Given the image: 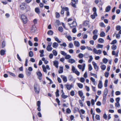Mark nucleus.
Listing matches in <instances>:
<instances>
[{
    "mask_svg": "<svg viewBox=\"0 0 121 121\" xmlns=\"http://www.w3.org/2000/svg\"><path fill=\"white\" fill-rule=\"evenodd\" d=\"M78 93L80 97H81L83 95V93L82 91H78Z\"/></svg>",
    "mask_w": 121,
    "mask_h": 121,
    "instance_id": "2f4dec72",
    "label": "nucleus"
},
{
    "mask_svg": "<svg viewBox=\"0 0 121 121\" xmlns=\"http://www.w3.org/2000/svg\"><path fill=\"white\" fill-rule=\"evenodd\" d=\"M61 77L62 78L63 81L65 82H67V77L66 76L63 75H61Z\"/></svg>",
    "mask_w": 121,
    "mask_h": 121,
    "instance_id": "9b49d317",
    "label": "nucleus"
},
{
    "mask_svg": "<svg viewBox=\"0 0 121 121\" xmlns=\"http://www.w3.org/2000/svg\"><path fill=\"white\" fill-rule=\"evenodd\" d=\"M108 90L107 89V88H105L104 91L103 95L107 96L108 94Z\"/></svg>",
    "mask_w": 121,
    "mask_h": 121,
    "instance_id": "5701e85b",
    "label": "nucleus"
},
{
    "mask_svg": "<svg viewBox=\"0 0 121 121\" xmlns=\"http://www.w3.org/2000/svg\"><path fill=\"white\" fill-rule=\"evenodd\" d=\"M77 85L78 87L80 88H82L83 87V85L80 83H77Z\"/></svg>",
    "mask_w": 121,
    "mask_h": 121,
    "instance_id": "c9c22d12",
    "label": "nucleus"
},
{
    "mask_svg": "<svg viewBox=\"0 0 121 121\" xmlns=\"http://www.w3.org/2000/svg\"><path fill=\"white\" fill-rule=\"evenodd\" d=\"M73 43L74 46L77 47H78L80 46V44L79 42L77 41H74Z\"/></svg>",
    "mask_w": 121,
    "mask_h": 121,
    "instance_id": "0eeeda50",
    "label": "nucleus"
},
{
    "mask_svg": "<svg viewBox=\"0 0 121 121\" xmlns=\"http://www.w3.org/2000/svg\"><path fill=\"white\" fill-rule=\"evenodd\" d=\"M95 118L98 120H100V117L99 115H96L95 117Z\"/></svg>",
    "mask_w": 121,
    "mask_h": 121,
    "instance_id": "bf43d9fd",
    "label": "nucleus"
},
{
    "mask_svg": "<svg viewBox=\"0 0 121 121\" xmlns=\"http://www.w3.org/2000/svg\"><path fill=\"white\" fill-rule=\"evenodd\" d=\"M52 52L54 55L55 56H56L57 55V52L55 50H53L52 51Z\"/></svg>",
    "mask_w": 121,
    "mask_h": 121,
    "instance_id": "37998d69",
    "label": "nucleus"
},
{
    "mask_svg": "<svg viewBox=\"0 0 121 121\" xmlns=\"http://www.w3.org/2000/svg\"><path fill=\"white\" fill-rule=\"evenodd\" d=\"M97 13H94L93 14L91 15V17L92 19H94L97 16Z\"/></svg>",
    "mask_w": 121,
    "mask_h": 121,
    "instance_id": "2eb2a0df",
    "label": "nucleus"
},
{
    "mask_svg": "<svg viewBox=\"0 0 121 121\" xmlns=\"http://www.w3.org/2000/svg\"><path fill=\"white\" fill-rule=\"evenodd\" d=\"M58 62L57 61L55 60L53 61L54 65L57 68L58 67Z\"/></svg>",
    "mask_w": 121,
    "mask_h": 121,
    "instance_id": "4468645a",
    "label": "nucleus"
},
{
    "mask_svg": "<svg viewBox=\"0 0 121 121\" xmlns=\"http://www.w3.org/2000/svg\"><path fill=\"white\" fill-rule=\"evenodd\" d=\"M66 112L67 113L69 114L71 112V110L69 108H68L66 109Z\"/></svg>",
    "mask_w": 121,
    "mask_h": 121,
    "instance_id": "603ef678",
    "label": "nucleus"
},
{
    "mask_svg": "<svg viewBox=\"0 0 121 121\" xmlns=\"http://www.w3.org/2000/svg\"><path fill=\"white\" fill-rule=\"evenodd\" d=\"M55 40L59 43H60L61 42V41L59 40V39L57 37L56 38H55Z\"/></svg>",
    "mask_w": 121,
    "mask_h": 121,
    "instance_id": "774afa93",
    "label": "nucleus"
},
{
    "mask_svg": "<svg viewBox=\"0 0 121 121\" xmlns=\"http://www.w3.org/2000/svg\"><path fill=\"white\" fill-rule=\"evenodd\" d=\"M111 7L110 6H107L105 9V11L106 12H109L110 10Z\"/></svg>",
    "mask_w": 121,
    "mask_h": 121,
    "instance_id": "a211bd4d",
    "label": "nucleus"
},
{
    "mask_svg": "<svg viewBox=\"0 0 121 121\" xmlns=\"http://www.w3.org/2000/svg\"><path fill=\"white\" fill-rule=\"evenodd\" d=\"M36 73L37 75L38 76V78L39 80L41 79V77L42 76V74L39 71H38L36 72Z\"/></svg>",
    "mask_w": 121,
    "mask_h": 121,
    "instance_id": "1a4fd4ad",
    "label": "nucleus"
},
{
    "mask_svg": "<svg viewBox=\"0 0 121 121\" xmlns=\"http://www.w3.org/2000/svg\"><path fill=\"white\" fill-rule=\"evenodd\" d=\"M98 32V30L96 29L93 31L92 33L93 35H95L97 34Z\"/></svg>",
    "mask_w": 121,
    "mask_h": 121,
    "instance_id": "49530a36",
    "label": "nucleus"
},
{
    "mask_svg": "<svg viewBox=\"0 0 121 121\" xmlns=\"http://www.w3.org/2000/svg\"><path fill=\"white\" fill-rule=\"evenodd\" d=\"M121 29V27L119 25H117L116 27V30L118 31L120 30Z\"/></svg>",
    "mask_w": 121,
    "mask_h": 121,
    "instance_id": "c85d7f7f",
    "label": "nucleus"
},
{
    "mask_svg": "<svg viewBox=\"0 0 121 121\" xmlns=\"http://www.w3.org/2000/svg\"><path fill=\"white\" fill-rule=\"evenodd\" d=\"M61 97L63 99H65L67 98L68 96L67 95H64V93L63 92V93H62L61 95Z\"/></svg>",
    "mask_w": 121,
    "mask_h": 121,
    "instance_id": "bb28decb",
    "label": "nucleus"
},
{
    "mask_svg": "<svg viewBox=\"0 0 121 121\" xmlns=\"http://www.w3.org/2000/svg\"><path fill=\"white\" fill-rule=\"evenodd\" d=\"M35 11L37 13L39 14L40 13V11L39 9L38 8H36L35 9Z\"/></svg>",
    "mask_w": 121,
    "mask_h": 121,
    "instance_id": "4c0bfd02",
    "label": "nucleus"
},
{
    "mask_svg": "<svg viewBox=\"0 0 121 121\" xmlns=\"http://www.w3.org/2000/svg\"><path fill=\"white\" fill-rule=\"evenodd\" d=\"M58 44L56 42H54L52 45L53 47L54 48H56L58 47Z\"/></svg>",
    "mask_w": 121,
    "mask_h": 121,
    "instance_id": "f3484780",
    "label": "nucleus"
},
{
    "mask_svg": "<svg viewBox=\"0 0 121 121\" xmlns=\"http://www.w3.org/2000/svg\"><path fill=\"white\" fill-rule=\"evenodd\" d=\"M103 45H101L99 44H98L96 46V47L97 48H103Z\"/></svg>",
    "mask_w": 121,
    "mask_h": 121,
    "instance_id": "cd10ccee",
    "label": "nucleus"
},
{
    "mask_svg": "<svg viewBox=\"0 0 121 121\" xmlns=\"http://www.w3.org/2000/svg\"><path fill=\"white\" fill-rule=\"evenodd\" d=\"M5 52V51L3 50H1L0 51V54L2 56L4 55Z\"/></svg>",
    "mask_w": 121,
    "mask_h": 121,
    "instance_id": "393cba45",
    "label": "nucleus"
},
{
    "mask_svg": "<svg viewBox=\"0 0 121 121\" xmlns=\"http://www.w3.org/2000/svg\"><path fill=\"white\" fill-rule=\"evenodd\" d=\"M68 47L70 48H72L73 47V45L72 43H70L68 45Z\"/></svg>",
    "mask_w": 121,
    "mask_h": 121,
    "instance_id": "b1692460",
    "label": "nucleus"
},
{
    "mask_svg": "<svg viewBox=\"0 0 121 121\" xmlns=\"http://www.w3.org/2000/svg\"><path fill=\"white\" fill-rule=\"evenodd\" d=\"M105 33L104 31H102L101 32L100 35V37H103L105 36Z\"/></svg>",
    "mask_w": 121,
    "mask_h": 121,
    "instance_id": "a878e982",
    "label": "nucleus"
},
{
    "mask_svg": "<svg viewBox=\"0 0 121 121\" xmlns=\"http://www.w3.org/2000/svg\"><path fill=\"white\" fill-rule=\"evenodd\" d=\"M117 48V47L115 44H113L111 47L112 49L113 50H116Z\"/></svg>",
    "mask_w": 121,
    "mask_h": 121,
    "instance_id": "473e14b6",
    "label": "nucleus"
},
{
    "mask_svg": "<svg viewBox=\"0 0 121 121\" xmlns=\"http://www.w3.org/2000/svg\"><path fill=\"white\" fill-rule=\"evenodd\" d=\"M104 41V39L102 38H100L98 40V42L100 43H103Z\"/></svg>",
    "mask_w": 121,
    "mask_h": 121,
    "instance_id": "7c9ffc66",
    "label": "nucleus"
},
{
    "mask_svg": "<svg viewBox=\"0 0 121 121\" xmlns=\"http://www.w3.org/2000/svg\"><path fill=\"white\" fill-rule=\"evenodd\" d=\"M102 60L104 63V64L106 63L108 61V60L106 58H103Z\"/></svg>",
    "mask_w": 121,
    "mask_h": 121,
    "instance_id": "e433bc0d",
    "label": "nucleus"
},
{
    "mask_svg": "<svg viewBox=\"0 0 121 121\" xmlns=\"http://www.w3.org/2000/svg\"><path fill=\"white\" fill-rule=\"evenodd\" d=\"M26 73L27 75L29 76L31 74V73L30 72L27 71H26Z\"/></svg>",
    "mask_w": 121,
    "mask_h": 121,
    "instance_id": "680f3d73",
    "label": "nucleus"
},
{
    "mask_svg": "<svg viewBox=\"0 0 121 121\" xmlns=\"http://www.w3.org/2000/svg\"><path fill=\"white\" fill-rule=\"evenodd\" d=\"M61 54L63 56H65L67 54L64 51H61L60 52Z\"/></svg>",
    "mask_w": 121,
    "mask_h": 121,
    "instance_id": "a18cd8bd",
    "label": "nucleus"
},
{
    "mask_svg": "<svg viewBox=\"0 0 121 121\" xmlns=\"http://www.w3.org/2000/svg\"><path fill=\"white\" fill-rule=\"evenodd\" d=\"M117 41L116 40H113L111 43V44H115L117 43Z\"/></svg>",
    "mask_w": 121,
    "mask_h": 121,
    "instance_id": "5fc2aeb1",
    "label": "nucleus"
},
{
    "mask_svg": "<svg viewBox=\"0 0 121 121\" xmlns=\"http://www.w3.org/2000/svg\"><path fill=\"white\" fill-rule=\"evenodd\" d=\"M108 80L107 79H106L105 80V83L104 84V86L105 87H107V86L108 83Z\"/></svg>",
    "mask_w": 121,
    "mask_h": 121,
    "instance_id": "ea45409f",
    "label": "nucleus"
},
{
    "mask_svg": "<svg viewBox=\"0 0 121 121\" xmlns=\"http://www.w3.org/2000/svg\"><path fill=\"white\" fill-rule=\"evenodd\" d=\"M79 103L80 106L82 107L83 106L82 102L81 100H80L79 101Z\"/></svg>",
    "mask_w": 121,
    "mask_h": 121,
    "instance_id": "0e129e2a",
    "label": "nucleus"
},
{
    "mask_svg": "<svg viewBox=\"0 0 121 121\" xmlns=\"http://www.w3.org/2000/svg\"><path fill=\"white\" fill-rule=\"evenodd\" d=\"M85 67V63L83 64H82V67L81 69H82V71L83 72L84 70Z\"/></svg>",
    "mask_w": 121,
    "mask_h": 121,
    "instance_id": "09e8293b",
    "label": "nucleus"
},
{
    "mask_svg": "<svg viewBox=\"0 0 121 121\" xmlns=\"http://www.w3.org/2000/svg\"><path fill=\"white\" fill-rule=\"evenodd\" d=\"M34 90L36 94H38L39 92L40 89L39 85L37 83H35L34 85Z\"/></svg>",
    "mask_w": 121,
    "mask_h": 121,
    "instance_id": "f257e3e1",
    "label": "nucleus"
},
{
    "mask_svg": "<svg viewBox=\"0 0 121 121\" xmlns=\"http://www.w3.org/2000/svg\"><path fill=\"white\" fill-rule=\"evenodd\" d=\"M65 37L69 41H70L72 40V38L70 35H69L68 36L66 35L65 36Z\"/></svg>",
    "mask_w": 121,
    "mask_h": 121,
    "instance_id": "6ab92c4d",
    "label": "nucleus"
},
{
    "mask_svg": "<svg viewBox=\"0 0 121 121\" xmlns=\"http://www.w3.org/2000/svg\"><path fill=\"white\" fill-rule=\"evenodd\" d=\"M71 56L68 54H66L65 56V58L66 59H69L71 58Z\"/></svg>",
    "mask_w": 121,
    "mask_h": 121,
    "instance_id": "f704fd0d",
    "label": "nucleus"
},
{
    "mask_svg": "<svg viewBox=\"0 0 121 121\" xmlns=\"http://www.w3.org/2000/svg\"><path fill=\"white\" fill-rule=\"evenodd\" d=\"M100 68L104 70L106 68V66L105 65H103L101 66Z\"/></svg>",
    "mask_w": 121,
    "mask_h": 121,
    "instance_id": "c756f323",
    "label": "nucleus"
},
{
    "mask_svg": "<svg viewBox=\"0 0 121 121\" xmlns=\"http://www.w3.org/2000/svg\"><path fill=\"white\" fill-rule=\"evenodd\" d=\"M36 30V28L35 26V25H33L30 28V32L32 33H35Z\"/></svg>",
    "mask_w": 121,
    "mask_h": 121,
    "instance_id": "20e7f679",
    "label": "nucleus"
},
{
    "mask_svg": "<svg viewBox=\"0 0 121 121\" xmlns=\"http://www.w3.org/2000/svg\"><path fill=\"white\" fill-rule=\"evenodd\" d=\"M56 17L57 18H59L60 17V14L59 13L57 12H56Z\"/></svg>",
    "mask_w": 121,
    "mask_h": 121,
    "instance_id": "052dcab7",
    "label": "nucleus"
},
{
    "mask_svg": "<svg viewBox=\"0 0 121 121\" xmlns=\"http://www.w3.org/2000/svg\"><path fill=\"white\" fill-rule=\"evenodd\" d=\"M71 3H72L71 5L72 6L75 8H76V3L72 2H71Z\"/></svg>",
    "mask_w": 121,
    "mask_h": 121,
    "instance_id": "13d9d810",
    "label": "nucleus"
},
{
    "mask_svg": "<svg viewBox=\"0 0 121 121\" xmlns=\"http://www.w3.org/2000/svg\"><path fill=\"white\" fill-rule=\"evenodd\" d=\"M93 51L95 53L98 55L100 54L102 52V51L101 50H97L95 48L93 49Z\"/></svg>",
    "mask_w": 121,
    "mask_h": 121,
    "instance_id": "39448f33",
    "label": "nucleus"
},
{
    "mask_svg": "<svg viewBox=\"0 0 121 121\" xmlns=\"http://www.w3.org/2000/svg\"><path fill=\"white\" fill-rule=\"evenodd\" d=\"M103 86V84L102 81L101 80L99 81V83L98 85V87L99 88L101 89Z\"/></svg>",
    "mask_w": 121,
    "mask_h": 121,
    "instance_id": "9d476101",
    "label": "nucleus"
},
{
    "mask_svg": "<svg viewBox=\"0 0 121 121\" xmlns=\"http://www.w3.org/2000/svg\"><path fill=\"white\" fill-rule=\"evenodd\" d=\"M100 26L102 27H105L104 24L103 22H102L99 23Z\"/></svg>",
    "mask_w": 121,
    "mask_h": 121,
    "instance_id": "4d7b16f0",
    "label": "nucleus"
},
{
    "mask_svg": "<svg viewBox=\"0 0 121 121\" xmlns=\"http://www.w3.org/2000/svg\"><path fill=\"white\" fill-rule=\"evenodd\" d=\"M92 63L96 71H97L98 69V67L97 65L94 62H93Z\"/></svg>",
    "mask_w": 121,
    "mask_h": 121,
    "instance_id": "6e6552de",
    "label": "nucleus"
},
{
    "mask_svg": "<svg viewBox=\"0 0 121 121\" xmlns=\"http://www.w3.org/2000/svg\"><path fill=\"white\" fill-rule=\"evenodd\" d=\"M76 70L75 68L73 66H72V70L73 73H74L75 71Z\"/></svg>",
    "mask_w": 121,
    "mask_h": 121,
    "instance_id": "864d4df0",
    "label": "nucleus"
},
{
    "mask_svg": "<svg viewBox=\"0 0 121 121\" xmlns=\"http://www.w3.org/2000/svg\"><path fill=\"white\" fill-rule=\"evenodd\" d=\"M83 55L81 53H80L78 55L79 57L80 58H81L83 57Z\"/></svg>",
    "mask_w": 121,
    "mask_h": 121,
    "instance_id": "de8ad7c7",
    "label": "nucleus"
},
{
    "mask_svg": "<svg viewBox=\"0 0 121 121\" xmlns=\"http://www.w3.org/2000/svg\"><path fill=\"white\" fill-rule=\"evenodd\" d=\"M17 57L18 60L21 61L22 60L21 59V58L20 57L19 54H17Z\"/></svg>",
    "mask_w": 121,
    "mask_h": 121,
    "instance_id": "e2e57ef3",
    "label": "nucleus"
},
{
    "mask_svg": "<svg viewBox=\"0 0 121 121\" xmlns=\"http://www.w3.org/2000/svg\"><path fill=\"white\" fill-rule=\"evenodd\" d=\"M77 76H79V75L80 73L77 70H76L74 72Z\"/></svg>",
    "mask_w": 121,
    "mask_h": 121,
    "instance_id": "6e6d98bb",
    "label": "nucleus"
},
{
    "mask_svg": "<svg viewBox=\"0 0 121 121\" xmlns=\"http://www.w3.org/2000/svg\"><path fill=\"white\" fill-rule=\"evenodd\" d=\"M61 32H62L63 31V28L61 26L59 27L58 29Z\"/></svg>",
    "mask_w": 121,
    "mask_h": 121,
    "instance_id": "3c124183",
    "label": "nucleus"
},
{
    "mask_svg": "<svg viewBox=\"0 0 121 121\" xmlns=\"http://www.w3.org/2000/svg\"><path fill=\"white\" fill-rule=\"evenodd\" d=\"M29 56L30 57H32L33 55V52L32 51H30L29 52Z\"/></svg>",
    "mask_w": 121,
    "mask_h": 121,
    "instance_id": "a19ab883",
    "label": "nucleus"
},
{
    "mask_svg": "<svg viewBox=\"0 0 121 121\" xmlns=\"http://www.w3.org/2000/svg\"><path fill=\"white\" fill-rule=\"evenodd\" d=\"M97 38L98 35H93V39L94 40H95L97 39Z\"/></svg>",
    "mask_w": 121,
    "mask_h": 121,
    "instance_id": "c03bdc74",
    "label": "nucleus"
},
{
    "mask_svg": "<svg viewBox=\"0 0 121 121\" xmlns=\"http://www.w3.org/2000/svg\"><path fill=\"white\" fill-rule=\"evenodd\" d=\"M5 42L4 40H3L2 44V48H3L5 46Z\"/></svg>",
    "mask_w": 121,
    "mask_h": 121,
    "instance_id": "79ce46f5",
    "label": "nucleus"
},
{
    "mask_svg": "<svg viewBox=\"0 0 121 121\" xmlns=\"http://www.w3.org/2000/svg\"><path fill=\"white\" fill-rule=\"evenodd\" d=\"M25 4L24 3H22L20 5V7L21 9H24L26 8Z\"/></svg>",
    "mask_w": 121,
    "mask_h": 121,
    "instance_id": "ddd939ff",
    "label": "nucleus"
},
{
    "mask_svg": "<svg viewBox=\"0 0 121 121\" xmlns=\"http://www.w3.org/2000/svg\"><path fill=\"white\" fill-rule=\"evenodd\" d=\"M47 34L49 35H52L53 34V32L52 30H49L48 31Z\"/></svg>",
    "mask_w": 121,
    "mask_h": 121,
    "instance_id": "58836bf2",
    "label": "nucleus"
},
{
    "mask_svg": "<svg viewBox=\"0 0 121 121\" xmlns=\"http://www.w3.org/2000/svg\"><path fill=\"white\" fill-rule=\"evenodd\" d=\"M68 24L71 27H75L77 25V23L75 21H73L72 23L71 24L69 23Z\"/></svg>",
    "mask_w": 121,
    "mask_h": 121,
    "instance_id": "423d86ee",
    "label": "nucleus"
},
{
    "mask_svg": "<svg viewBox=\"0 0 121 121\" xmlns=\"http://www.w3.org/2000/svg\"><path fill=\"white\" fill-rule=\"evenodd\" d=\"M68 62L69 63L72 64L75 63V61L74 59H70L68 60Z\"/></svg>",
    "mask_w": 121,
    "mask_h": 121,
    "instance_id": "dca6fc26",
    "label": "nucleus"
},
{
    "mask_svg": "<svg viewBox=\"0 0 121 121\" xmlns=\"http://www.w3.org/2000/svg\"><path fill=\"white\" fill-rule=\"evenodd\" d=\"M115 106L116 107H119L120 106L119 103L116 102L115 104Z\"/></svg>",
    "mask_w": 121,
    "mask_h": 121,
    "instance_id": "8fccbe9b",
    "label": "nucleus"
},
{
    "mask_svg": "<svg viewBox=\"0 0 121 121\" xmlns=\"http://www.w3.org/2000/svg\"><path fill=\"white\" fill-rule=\"evenodd\" d=\"M60 45L61 46H63L65 47H66L67 46L66 43L65 42L63 43L62 44H60Z\"/></svg>",
    "mask_w": 121,
    "mask_h": 121,
    "instance_id": "69168bd1",
    "label": "nucleus"
},
{
    "mask_svg": "<svg viewBox=\"0 0 121 121\" xmlns=\"http://www.w3.org/2000/svg\"><path fill=\"white\" fill-rule=\"evenodd\" d=\"M43 70L44 72L47 73V72L46 70V69L44 65H43L42 66Z\"/></svg>",
    "mask_w": 121,
    "mask_h": 121,
    "instance_id": "aec40b11",
    "label": "nucleus"
},
{
    "mask_svg": "<svg viewBox=\"0 0 121 121\" xmlns=\"http://www.w3.org/2000/svg\"><path fill=\"white\" fill-rule=\"evenodd\" d=\"M48 45L46 48V49L48 51H51L52 49V48L51 47L52 43V42H48Z\"/></svg>",
    "mask_w": 121,
    "mask_h": 121,
    "instance_id": "7ed1b4c3",
    "label": "nucleus"
},
{
    "mask_svg": "<svg viewBox=\"0 0 121 121\" xmlns=\"http://www.w3.org/2000/svg\"><path fill=\"white\" fill-rule=\"evenodd\" d=\"M65 86L66 87L68 90H70L72 88V85H69V84H65Z\"/></svg>",
    "mask_w": 121,
    "mask_h": 121,
    "instance_id": "f8f14e48",
    "label": "nucleus"
},
{
    "mask_svg": "<svg viewBox=\"0 0 121 121\" xmlns=\"http://www.w3.org/2000/svg\"><path fill=\"white\" fill-rule=\"evenodd\" d=\"M86 48V47L84 46H81L80 47V49L82 50H85Z\"/></svg>",
    "mask_w": 121,
    "mask_h": 121,
    "instance_id": "338daca9",
    "label": "nucleus"
},
{
    "mask_svg": "<svg viewBox=\"0 0 121 121\" xmlns=\"http://www.w3.org/2000/svg\"><path fill=\"white\" fill-rule=\"evenodd\" d=\"M106 96L103 95V103L104 104L106 100Z\"/></svg>",
    "mask_w": 121,
    "mask_h": 121,
    "instance_id": "4be33fe9",
    "label": "nucleus"
},
{
    "mask_svg": "<svg viewBox=\"0 0 121 121\" xmlns=\"http://www.w3.org/2000/svg\"><path fill=\"white\" fill-rule=\"evenodd\" d=\"M21 18L24 23L26 24L27 23V19L25 15H22L21 16Z\"/></svg>",
    "mask_w": 121,
    "mask_h": 121,
    "instance_id": "f03ea898",
    "label": "nucleus"
},
{
    "mask_svg": "<svg viewBox=\"0 0 121 121\" xmlns=\"http://www.w3.org/2000/svg\"><path fill=\"white\" fill-rule=\"evenodd\" d=\"M63 72V68L62 67H60L59 68V70L58 71L59 73H61Z\"/></svg>",
    "mask_w": 121,
    "mask_h": 121,
    "instance_id": "412c9836",
    "label": "nucleus"
},
{
    "mask_svg": "<svg viewBox=\"0 0 121 121\" xmlns=\"http://www.w3.org/2000/svg\"><path fill=\"white\" fill-rule=\"evenodd\" d=\"M56 96V97H57L59 96V90L58 89H57L56 90V91L55 93Z\"/></svg>",
    "mask_w": 121,
    "mask_h": 121,
    "instance_id": "72a5a7b5",
    "label": "nucleus"
}]
</instances>
